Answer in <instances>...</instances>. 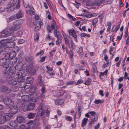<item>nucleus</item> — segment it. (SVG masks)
<instances>
[{
    "instance_id": "obj_43",
    "label": "nucleus",
    "mask_w": 129,
    "mask_h": 129,
    "mask_svg": "<svg viewBox=\"0 0 129 129\" xmlns=\"http://www.w3.org/2000/svg\"><path fill=\"white\" fill-rule=\"evenodd\" d=\"M76 84V82L75 81H71L69 82L67 84V85H72Z\"/></svg>"
},
{
    "instance_id": "obj_30",
    "label": "nucleus",
    "mask_w": 129,
    "mask_h": 129,
    "mask_svg": "<svg viewBox=\"0 0 129 129\" xmlns=\"http://www.w3.org/2000/svg\"><path fill=\"white\" fill-rule=\"evenodd\" d=\"M83 3H86V5L88 6H92L93 5V4H90L89 3L90 0H80Z\"/></svg>"
},
{
    "instance_id": "obj_5",
    "label": "nucleus",
    "mask_w": 129,
    "mask_h": 129,
    "mask_svg": "<svg viewBox=\"0 0 129 129\" xmlns=\"http://www.w3.org/2000/svg\"><path fill=\"white\" fill-rule=\"evenodd\" d=\"M37 85L41 86H45V83L44 80L42 79V77L41 75H39L37 78L36 80Z\"/></svg>"
},
{
    "instance_id": "obj_22",
    "label": "nucleus",
    "mask_w": 129,
    "mask_h": 129,
    "mask_svg": "<svg viewBox=\"0 0 129 129\" xmlns=\"http://www.w3.org/2000/svg\"><path fill=\"white\" fill-rule=\"evenodd\" d=\"M9 125L14 127H16L18 125V124L16 121H12L9 123Z\"/></svg>"
},
{
    "instance_id": "obj_57",
    "label": "nucleus",
    "mask_w": 129,
    "mask_h": 129,
    "mask_svg": "<svg viewBox=\"0 0 129 129\" xmlns=\"http://www.w3.org/2000/svg\"><path fill=\"white\" fill-rule=\"evenodd\" d=\"M39 34L38 33L36 34V35L35 36L34 40L36 41H38L39 38Z\"/></svg>"
},
{
    "instance_id": "obj_20",
    "label": "nucleus",
    "mask_w": 129,
    "mask_h": 129,
    "mask_svg": "<svg viewBox=\"0 0 129 129\" xmlns=\"http://www.w3.org/2000/svg\"><path fill=\"white\" fill-rule=\"evenodd\" d=\"M15 44V43L14 42L11 41L6 43L5 46L7 48H10L13 47Z\"/></svg>"
},
{
    "instance_id": "obj_63",
    "label": "nucleus",
    "mask_w": 129,
    "mask_h": 129,
    "mask_svg": "<svg viewBox=\"0 0 129 129\" xmlns=\"http://www.w3.org/2000/svg\"><path fill=\"white\" fill-rule=\"evenodd\" d=\"M88 113L90 114L92 116H93L96 114V113L94 111H91L88 112Z\"/></svg>"
},
{
    "instance_id": "obj_16",
    "label": "nucleus",
    "mask_w": 129,
    "mask_h": 129,
    "mask_svg": "<svg viewBox=\"0 0 129 129\" xmlns=\"http://www.w3.org/2000/svg\"><path fill=\"white\" fill-rule=\"evenodd\" d=\"M3 116L4 117L5 119V122H7L11 119L13 116L10 113H8Z\"/></svg>"
},
{
    "instance_id": "obj_60",
    "label": "nucleus",
    "mask_w": 129,
    "mask_h": 129,
    "mask_svg": "<svg viewBox=\"0 0 129 129\" xmlns=\"http://www.w3.org/2000/svg\"><path fill=\"white\" fill-rule=\"evenodd\" d=\"M83 51V48L81 47H80L79 48V50L78 52V54L79 55H80V54H81V53H82Z\"/></svg>"
},
{
    "instance_id": "obj_11",
    "label": "nucleus",
    "mask_w": 129,
    "mask_h": 129,
    "mask_svg": "<svg viewBox=\"0 0 129 129\" xmlns=\"http://www.w3.org/2000/svg\"><path fill=\"white\" fill-rule=\"evenodd\" d=\"M18 108L17 106H14L10 108L9 110V112L11 114H15L18 111Z\"/></svg>"
},
{
    "instance_id": "obj_21",
    "label": "nucleus",
    "mask_w": 129,
    "mask_h": 129,
    "mask_svg": "<svg viewBox=\"0 0 129 129\" xmlns=\"http://www.w3.org/2000/svg\"><path fill=\"white\" fill-rule=\"evenodd\" d=\"M16 120L19 123H23L24 121V117L21 116H19L17 117Z\"/></svg>"
},
{
    "instance_id": "obj_47",
    "label": "nucleus",
    "mask_w": 129,
    "mask_h": 129,
    "mask_svg": "<svg viewBox=\"0 0 129 129\" xmlns=\"http://www.w3.org/2000/svg\"><path fill=\"white\" fill-rule=\"evenodd\" d=\"M27 13L31 14H34L35 12L33 10L30 9H28L27 11Z\"/></svg>"
},
{
    "instance_id": "obj_26",
    "label": "nucleus",
    "mask_w": 129,
    "mask_h": 129,
    "mask_svg": "<svg viewBox=\"0 0 129 129\" xmlns=\"http://www.w3.org/2000/svg\"><path fill=\"white\" fill-rule=\"evenodd\" d=\"M22 99L25 102H27L29 100V96L27 95H23L21 96Z\"/></svg>"
},
{
    "instance_id": "obj_59",
    "label": "nucleus",
    "mask_w": 129,
    "mask_h": 129,
    "mask_svg": "<svg viewBox=\"0 0 129 129\" xmlns=\"http://www.w3.org/2000/svg\"><path fill=\"white\" fill-rule=\"evenodd\" d=\"M46 57L47 56H46L43 57H41V59L40 60V61L42 62H44L45 60V59L46 58Z\"/></svg>"
},
{
    "instance_id": "obj_64",
    "label": "nucleus",
    "mask_w": 129,
    "mask_h": 129,
    "mask_svg": "<svg viewBox=\"0 0 129 129\" xmlns=\"http://www.w3.org/2000/svg\"><path fill=\"white\" fill-rule=\"evenodd\" d=\"M20 128L22 129H29L28 127H25V125L24 124L21 125Z\"/></svg>"
},
{
    "instance_id": "obj_37",
    "label": "nucleus",
    "mask_w": 129,
    "mask_h": 129,
    "mask_svg": "<svg viewBox=\"0 0 129 129\" xmlns=\"http://www.w3.org/2000/svg\"><path fill=\"white\" fill-rule=\"evenodd\" d=\"M15 68L18 71H20L21 72H22V71H21L22 67L19 64H17V65L16 66Z\"/></svg>"
},
{
    "instance_id": "obj_53",
    "label": "nucleus",
    "mask_w": 129,
    "mask_h": 129,
    "mask_svg": "<svg viewBox=\"0 0 129 129\" xmlns=\"http://www.w3.org/2000/svg\"><path fill=\"white\" fill-rule=\"evenodd\" d=\"M22 34L23 33L22 31H19L16 33V36L17 37L18 36L20 37L22 36Z\"/></svg>"
},
{
    "instance_id": "obj_51",
    "label": "nucleus",
    "mask_w": 129,
    "mask_h": 129,
    "mask_svg": "<svg viewBox=\"0 0 129 129\" xmlns=\"http://www.w3.org/2000/svg\"><path fill=\"white\" fill-rule=\"evenodd\" d=\"M108 72V70L106 69V70H105V71L104 72H100L99 73L100 74H102V75H105L106 76L107 75Z\"/></svg>"
},
{
    "instance_id": "obj_17",
    "label": "nucleus",
    "mask_w": 129,
    "mask_h": 129,
    "mask_svg": "<svg viewBox=\"0 0 129 129\" xmlns=\"http://www.w3.org/2000/svg\"><path fill=\"white\" fill-rule=\"evenodd\" d=\"M17 0H10L8 5V8L9 9L14 6L17 2Z\"/></svg>"
},
{
    "instance_id": "obj_48",
    "label": "nucleus",
    "mask_w": 129,
    "mask_h": 129,
    "mask_svg": "<svg viewBox=\"0 0 129 129\" xmlns=\"http://www.w3.org/2000/svg\"><path fill=\"white\" fill-rule=\"evenodd\" d=\"M17 37L16 36H13L11 38L10 41L11 42H13L14 41H16L17 40Z\"/></svg>"
},
{
    "instance_id": "obj_14",
    "label": "nucleus",
    "mask_w": 129,
    "mask_h": 129,
    "mask_svg": "<svg viewBox=\"0 0 129 129\" xmlns=\"http://www.w3.org/2000/svg\"><path fill=\"white\" fill-rule=\"evenodd\" d=\"M42 100V102H41V104H40L39 106L38 107L37 109L36 110V112L38 113L40 112V111L43 110V106L45 103V101L43 100Z\"/></svg>"
},
{
    "instance_id": "obj_2",
    "label": "nucleus",
    "mask_w": 129,
    "mask_h": 129,
    "mask_svg": "<svg viewBox=\"0 0 129 129\" xmlns=\"http://www.w3.org/2000/svg\"><path fill=\"white\" fill-rule=\"evenodd\" d=\"M20 20L22 21V20L21 19L18 20L13 23V25L7 30L8 33L3 35L4 37H7L10 36L13 32L18 30L20 28L21 23H19Z\"/></svg>"
},
{
    "instance_id": "obj_28",
    "label": "nucleus",
    "mask_w": 129,
    "mask_h": 129,
    "mask_svg": "<svg viewBox=\"0 0 129 129\" xmlns=\"http://www.w3.org/2000/svg\"><path fill=\"white\" fill-rule=\"evenodd\" d=\"M98 18H96L93 19L92 22L93 26V28L95 27L96 24L98 22Z\"/></svg>"
},
{
    "instance_id": "obj_3",
    "label": "nucleus",
    "mask_w": 129,
    "mask_h": 129,
    "mask_svg": "<svg viewBox=\"0 0 129 129\" xmlns=\"http://www.w3.org/2000/svg\"><path fill=\"white\" fill-rule=\"evenodd\" d=\"M57 25L56 22L55 21L53 20L52 23H51V25H48L47 27V30L48 33H50L52 30H54V35L57 34L58 32H59L57 31Z\"/></svg>"
},
{
    "instance_id": "obj_58",
    "label": "nucleus",
    "mask_w": 129,
    "mask_h": 129,
    "mask_svg": "<svg viewBox=\"0 0 129 129\" xmlns=\"http://www.w3.org/2000/svg\"><path fill=\"white\" fill-rule=\"evenodd\" d=\"M83 83V81L81 79H80L78 81L77 83H76V84H75V85H78Z\"/></svg>"
},
{
    "instance_id": "obj_1",
    "label": "nucleus",
    "mask_w": 129,
    "mask_h": 129,
    "mask_svg": "<svg viewBox=\"0 0 129 129\" xmlns=\"http://www.w3.org/2000/svg\"><path fill=\"white\" fill-rule=\"evenodd\" d=\"M12 68L10 67L8 71L3 70L2 71V74L3 76H6L10 78L9 79H12L13 77L15 79H18L21 77H24L26 76V74H22V72L15 73L12 69Z\"/></svg>"
},
{
    "instance_id": "obj_36",
    "label": "nucleus",
    "mask_w": 129,
    "mask_h": 129,
    "mask_svg": "<svg viewBox=\"0 0 129 129\" xmlns=\"http://www.w3.org/2000/svg\"><path fill=\"white\" fill-rule=\"evenodd\" d=\"M91 81V80L90 78H88L84 84L86 85H88L90 84Z\"/></svg>"
},
{
    "instance_id": "obj_39",
    "label": "nucleus",
    "mask_w": 129,
    "mask_h": 129,
    "mask_svg": "<svg viewBox=\"0 0 129 129\" xmlns=\"http://www.w3.org/2000/svg\"><path fill=\"white\" fill-rule=\"evenodd\" d=\"M99 77L103 81H104L105 80L106 78V76L104 75H102V74H100Z\"/></svg>"
},
{
    "instance_id": "obj_6",
    "label": "nucleus",
    "mask_w": 129,
    "mask_h": 129,
    "mask_svg": "<svg viewBox=\"0 0 129 129\" xmlns=\"http://www.w3.org/2000/svg\"><path fill=\"white\" fill-rule=\"evenodd\" d=\"M16 53L15 51H12L10 53L6 52L5 55V58L6 60L11 59L13 57H15Z\"/></svg>"
},
{
    "instance_id": "obj_24",
    "label": "nucleus",
    "mask_w": 129,
    "mask_h": 129,
    "mask_svg": "<svg viewBox=\"0 0 129 129\" xmlns=\"http://www.w3.org/2000/svg\"><path fill=\"white\" fill-rule=\"evenodd\" d=\"M88 120V119L86 118H84L83 119L81 125L82 127H83L86 125Z\"/></svg>"
},
{
    "instance_id": "obj_31",
    "label": "nucleus",
    "mask_w": 129,
    "mask_h": 129,
    "mask_svg": "<svg viewBox=\"0 0 129 129\" xmlns=\"http://www.w3.org/2000/svg\"><path fill=\"white\" fill-rule=\"evenodd\" d=\"M104 101V99L102 100H97L94 101V103L96 104H102L103 103Z\"/></svg>"
},
{
    "instance_id": "obj_56",
    "label": "nucleus",
    "mask_w": 129,
    "mask_h": 129,
    "mask_svg": "<svg viewBox=\"0 0 129 129\" xmlns=\"http://www.w3.org/2000/svg\"><path fill=\"white\" fill-rule=\"evenodd\" d=\"M42 87L41 89V90L42 91V93H44L46 91V89L45 87L44 86H42Z\"/></svg>"
},
{
    "instance_id": "obj_50",
    "label": "nucleus",
    "mask_w": 129,
    "mask_h": 129,
    "mask_svg": "<svg viewBox=\"0 0 129 129\" xmlns=\"http://www.w3.org/2000/svg\"><path fill=\"white\" fill-rule=\"evenodd\" d=\"M105 14V13L104 12H103L102 13L99 15L98 17L100 18V20L102 21V19L103 18H104V15Z\"/></svg>"
},
{
    "instance_id": "obj_40",
    "label": "nucleus",
    "mask_w": 129,
    "mask_h": 129,
    "mask_svg": "<svg viewBox=\"0 0 129 129\" xmlns=\"http://www.w3.org/2000/svg\"><path fill=\"white\" fill-rule=\"evenodd\" d=\"M77 67L78 68L79 70L84 71L85 69L83 66H80L79 64L77 65Z\"/></svg>"
},
{
    "instance_id": "obj_10",
    "label": "nucleus",
    "mask_w": 129,
    "mask_h": 129,
    "mask_svg": "<svg viewBox=\"0 0 129 129\" xmlns=\"http://www.w3.org/2000/svg\"><path fill=\"white\" fill-rule=\"evenodd\" d=\"M55 36L57 38V40L56 41V44L57 45H59L62 42L61 35L60 32H58Z\"/></svg>"
},
{
    "instance_id": "obj_8",
    "label": "nucleus",
    "mask_w": 129,
    "mask_h": 129,
    "mask_svg": "<svg viewBox=\"0 0 129 129\" xmlns=\"http://www.w3.org/2000/svg\"><path fill=\"white\" fill-rule=\"evenodd\" d=\"M3 101L4 103L6 105L9 106H11L14 104V102L10 99L6 98H4Z\"/></svg>"
},
{
    "instance_id": "obj_49",
    "label": "nucleus",
    "mask_w": 129,
    "mask_h": 129,
    "mask_svg": "<svg viewBox=\"0 0 129 129\" xmlns=\"http://www.w3.org/2000/svg\"><path fill=\"white\" fill-rule=\"evenodd\" d=\"M96 68L95 66L94 65H93L92 69V71L93 73L96 72Z\"/></svg>"
},
{
    "instance_id": "obj_27",
    "label": "nucleus",
    "mask_w": 129,
    "mask_h": 129,
    "mask_svg": "<svg viewBox=\"0 0 129 129\" xmlns=\"http://www.w3.org/2000/svg\"><path fill=\"white\" fill-rule=\"evenodd\" d=\"M36 113H29L27 115V117L29 119H32L35 116Z\"/></svg>"
},
{
    "instance_id": "obj_7",
    "label": "nucleus",
    "mask_w": 129,
    "mask_h": 129,
    "mask_svg": "<svg viewBox=\"0 0 129 129\" xmlns=\"http://www.w3.org/2000/svg\"><path fill=\"white\" fill-rule=\"evenodd\" d=\"M35 106L34 103L28 102L27 105L24 106V110L25 111H27L32 110L34 108Z\"/></svg>"
},
{
    "instance_id": "obj_33",
    "label": "nucleus",
    "mask_w": 129,
    "mask_h": 129,
    "mask_svg": "<svg viewBox=\"0 0 129 129\" xmlns=\"http://www.w3.org/2000/svg\"><path fill=\"white\" fill-rule=\"evenodd\" d=\"M67 36L64 37L66 44L67 46H69L70 43L69 40Z\"/></svg>"
},
{
    "instance_id": "obj_38",
    "label": "nucleus",
    "mask_w": 129,
    "mask_h": 129,
    "mask_svg": "<svg viewBox=\"0 0 129 129\" xmlns=\"http://www.w3.org/2000/svg\"><path fill=\"white\" fill-rule=\"evenodd\" d=\"M69 55L70 57V59L71 60V62L72 63L73 61V59L74 55L73 54V52L71 51H70Z\"/></svg>"
},
{
    "instance_id": "obj_12",
    "label": "nucleus",
    "mask_w": 129,
    "mask_h": 129,
    "mask_svg": "<svg viewBox=\"0 0 129 129\" xmlns=\"http://www.w3.org/2000/svg\"><path fill=\"white\" fill-rule=\"evenodd\" d=\"M4 76L6 78V79L9 84L12 85V86L15 85L17 84V82L16 80L13 79V78L9 79L10 78L7 76Z\"/></svg>"
},
{
    "instance_id": "obj_61",
    "label": "nucleus",
    "mask_w": 129,
    "mask_h": 129,
    "mask_svg": "<svg viewBox=\"0 0 129 129\" xmlns=\"http://www.w3.org/2000/svg\"><path fill=\"white\" fill-rule=\"evenodd\" d=\"M84 73L86 76H88L90 75L89 73V71L87 70H86V71H84Z\"/></svg>"
},
{
    "instance_id": "obj_32",
    "label": "nucleus",
    "mask_w": 129,
    "mask_h": 129,
    "mask_svg": "<svg viewBox=\"0 0 129 129\" xmlns=\"http://www.w3.org/2000/svg\"><path fill=\"white\" fill-rule=\"evenodd\" d=\"M5 119L3 116H1L0 117V124H4L5 122Z\"/></svg>"
},
{
    "instance_id": "obj_44",
    "label": "nucleus",
    "mask_w": 129,
    "mask_h": 129,
    "mask_svg": "<svg viewBox=\"0 0 129 129\" xmlns=\"http://www.w3.org/2000/svg\"><path fill=\"white\" fill-rule=\"evenodd\" d=\"M64 118L66 120L68 121H71L72 119L71 117L67 115L65 116Z\"/></svg>"
},
{
    "instance_id": "obj_41",
    "label": "nucleus",
    "mask_w": 129,
    "mask_h": 129,
    "mask_svg": "<svg viewBox=\"0 0 129 129\" xmlns=\"http://www.w3.org/2000/svg\"><path fill=\"white\" fill-rule=\"evenodd\" d=\"M81 108L80 107H79L78 108V117L79 119L80 118L81 115Z\"/></svg>"
},
{
    "instance_id": "obj_46",
    "label": "nucleus",
    "mask_w": 129,
    "mask_h": 129,
    "mask_svg": "<svg viewBox=\"0 0 129 129\" xmlns=\"http://www.w3.org/2000/svg\"><path fill=\"white\" fill-rule=\"evenodd\" d=\"M47 72L50 75L53 76L54 75L55 73L54 72L53 69L52 71H47Z\"/></svg>"
},
{
    "instance_id": "obj_42",
    "label": "nucleus",
    "mask_w": 129,
    "mask_h": 129,
    "mask_svg": "<svg viewBox=\"0 0 129 129\" xmlns=\"http://www.w3.org/2000/svg\"><path fill=\"white\" fill-rule=\"evenodd\" d=\"M128 27H125V33L124 35V38H126L128 36Z\"/></svg>"
},
{
    "instance_id": "obj_34",
    "label": "nucleus",
    "mask_w": 129,
    "mask_h": 129,
    "mask_svg": "<svg viewBox=\"0 0 129 129\" xmlns=\"http://www.w3.org/2000/svg\"><path fill=\"white\" fill-rule=\"evenodd\" d=\"M106 62L104 63L102 66L103 68H105L106 67L108 66H109L110 63V64H111V62L110 61V62L109 60H107Z\"/></svg>"
},
{
    "instance_id": "obj_54",
    "label": "nucleus",
    "mask_w": 129,
    "mask_h": 129,
    "mask_svg": "<svg viewBox=\"0 0 129 129\" xmlns=\"http://www.w3.org/2000/svg\"><path fill=\"white\" fill-rule=\"evenodd\" d=\"M52 37L50 36L49 34H48L47 36L46 37L45 40L46 41L50 40L51 39Z\"/></svg>"
},
{
    "instance_id": "obj_19",
    "label": "nucleus",
    "mask_w": 129,
    "mask_h": 129,
    "mask_svg": "<svg viewBox=\"0 0 129 129\" xmlns=\"http://www.w3.org/2000/svg\"><path fill=\"white\" fill-rule=\"evenodd\" d=\"M33 121H28L27 124H28V127L29 129H34V128L35 125Z\"/></svg>"
},
{
    "instance_id": "obj_45",
    "label": "nucleus",
    "mask_w": 129,
    "mask_h": 129,
    "mask_svg": "<svg viewBox=\"0 0 129 129\" xmlns=\"http://www.w3.org/2000/svg\"><path fill=\"white\" fill-rule=\"evenodd\" d=\"M97 15V14L96 13L89 14L87 15V17L89 18H90L96 16Z\"/></svg>"
},
{
    "instance_id": "obj_4",
    "label": "nucleus",
    "mask_w": 129,
    "mask_h": 129,
    "mask_svg": "<svg viewBox=\"0 0 129 129\" xmlns=\"http://www.w3.org/2000/svg\"><path fill=\"white\" fill-rule=\"evenodd\" d=\"M7 60L3 58L0 60V65L2 66L3 68L2 69V71L3 70H7L8 68L9 67V64L7 63Z\"/></svg>"
},
{
    "instance_id": "obj_35",
    "label": "nucleus",
    "mask_w": 129,
    "mask_h": 129,
    "mask_svg": "<svg viewBox=\"0 0 129 129\" xmlns=\"http://www.w3.org/2000/svg\"><path fill=\"white\" fill-rule=\"evenodd\" d=\"M8 89V88L6 86H1L0 88V91L2 92H5Z\"/></svg>"
},
{
    "instance_id": "obj_29",
    "label": "nucleus",
    "mask_w": 129,
    "mask_h": 129,
    "mask_svg": "<svg viewBox=\"0 0 129 129\" xmlns=\"http://www.w3.org/2000/svg\"><path fill=\"white\" fill-rule=\"evenodd\" d=\"M11 90L14 92L17 91L18 90V88L15 85L12 86Z\"/></svg>"
},
{
    "instance_id": "obj_62",
    "label": "nucleus",
    "mask_w": 129,
    "mask_h": 129,
    "mask_svg": "<svg viewBox=\"0 0 129 129\" xmlns=\"http://www.w3.org/2000/svg\"><path fill=\"white\" fill-rule=\"evenodd\" d=\"M25 42L24 40L22 39H20L19 40L18 42L19 44H22L24 43Z\"/></svg>"
},
{
    "instance_id": "obj_52",
    "label": "nucleus",
    "mask_w": 129,
    "mask_h": 129,
    "mask_svg": "<svg viewBox=\"0 0 129 129\" xmlns=\"http://www.w3.org/2000/svg\"><path fill=\"white\" fill-rule=\"evenodd\" d=\"M44 94V93H42L40 95V98L41 99V100L42 101L41 102H42V100H43L42 99L45 98V95Z\"/></svg>"
},
{
    "instance_id": "obj_15",
    "label": "nucleus",
    "mask_w": 129,
    "mask_h": 129,
    "mask_svg": "<svg viewBox=\"0 0 129 129\" xmlns=\"http://www.w3.org/2000/svg\"><path fill=\"white\" fill-rule=\"evenodd\" d=\"M98 116L97 115L95 116L94 118L92 119L91 121L88 124V127L89 128H91L92 127V124H94L96 121L98 119Z\"/></svg>"
},
{
    "instance_id": "obj_13",
    "label": "nucleus",
    "mask_w": 129,
    "mask_h": 129,
    "mask_svg": "<svg viewBox=\"0 0 129 129\" xmlns=\"http://www.w3.org/2000/svg\"><path fill=\"white\" fill-rule=\"evenodd\" d=\"M15 16L17 19L22 18L24 16L23 11L22 10H19L18 12L15 14Z\"/></svg>"
},
{
    "instance_id": "obj_18",
    "label": "nucleus",
    "mask_w": 129,
    "mask_h": 129,
    "mask_svg": "<svg viewBox=\"0 0 129 129\" xmlns=\"http://www.w3.org/2000/svg\"><path fill=\"white\" fill-rule=\"evenodd\" d=\"M105 2V0H98L96 1L93 5H93H95L98 6H100L103 5V4Z\"/></svg>"
},
{
    "instance_id": "obj_25",
    "label": "nucleus",
    "mask_w": 129,
    "mask_h": 129,
    "mask_svg": "<svg viewBox=\"0 0 129 129\" xmlns=\"http://www.w3.org/2000/svg\"><path fill=\"white\" fill-rule=\"evenodd\" d=\"M64 102V101L63 100H59L55 101V104L56 105H60L62 104Z\"/></svg>"
},
{
    "instance_id": "obj_55",
    "label": "nucleus",
    "mask_w": 129,
    "mask_h": 129,
    "mask_svg": "<svg viewBox=\"0 0 129 129\" xmlns=\"http://www.w3.org/2000/svg\"><path fill=\"white\" fill-rule=\"evenodd\" d=\"M71 46L72 48L73 49H75V44L73 42V41L72 40H71Z\"/></svg>"
},
{
    "instance_id": "obj_9",
    "label": "nucleus",
    "mask_w": 129,
    "mask_h": 129,
    "mask_svg": "<svg viewBox=\"0 0 129 129\" xmlns=\"http://www.w3.org/2000/svg\"><path fill=\"white\" fill-rule=\"evenodd\" d=\"M68 33L70 36H72L74 38V40L76 42H78L77 35L76 34V33L75 30L73 29H69Z\"/></svg>"
},
{
    "instance_id": "obj_23",
    "label": "nucleus",
    "mask_w": 129,
    "mask_h": 129,
    "mask_svg": "<svg viewBox=\"0 0 129 129\" xmlns=\"http://www.w3.org/2000/svg\"><path fill=\"white\" fill-rule=\"evenodd\" d=\"M17 61V59L15 57H13L12 58L9 60V62L12 65L14 64Z\"/></svg>"
}]
</instances>
